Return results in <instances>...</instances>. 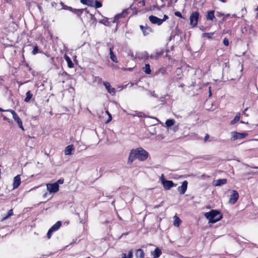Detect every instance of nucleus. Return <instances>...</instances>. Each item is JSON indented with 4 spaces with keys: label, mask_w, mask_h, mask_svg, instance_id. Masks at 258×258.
Listing matches in <instances>:
<instances>
[{
    "label": "nucleus",
    "mask_w": 258,
    "mask_h": 258,
    "mask_svg": "<svg viewBox=\"0 0 258 258\" xmlns=\"http://www.w3.org/2000/svg\"><path fill=\"white\" fill-rule=\"evenodd\" d=\"M168 18V16L166 15H164L163 18L161 19L162 23H163V22H164L165 21H166Z\"/></svg>",
    "instance_id": "37998d69"
},
{
    "label": "nucleus",
    "mask_w": 258,
    "mask_h": 258,
    "mask_svg": "<svg viewBox=\"0 0 258 258\" xmlns=\"http://www.w3.org/2000/svg\"><path fill=\"white\" fill-rule=\"evenodd\" d=\"M103 84L109 94H111L112 95H115L116 92L115 89V88L111 87L109 83L104 82Z\"/></svg>",
    "instance_id": "9b49d317"
},
{
    "label": "nucleus",
    "mask_w": 258,
    "mask_h": 258,
    "mask_svg": "<svg viewBox=\"0 0 258 258\" xmlns=\"http://www.w3.org/2000/svg\"><path fill=\"white\" fill-rule=\"evenodd\" d=\"M142 113L140 112V113H137L136 114H134L133 115L134 116H138L139 117H142Z\"/></svg>",
    "instance_id": "49530a36"
},
{
    "label": "nucleus",
    "mask_w": 258,
    "mask_h": 258,
    "mask_svg": "<svg viewBox=\"0 0 258 258\" xmlns=\"http://www.w3.org/2000/svg\"><path fill=\"white\" fill-rule=\"evenodd\" d=\"M223 44L225 46H228L229 45V40L227 38H225L224 39Z\"/></svg>",
    "instance_id": "4c0bfd02"
},
{
    "label": "nucleus",
    "mask_w": 258,
    "mask_h": 258,
    "mask_svg": "<svg viewBox=\"0 0 258 258\" xmlns=\"http://www.w3.org/2000/svg\"><path fill=\"white\" fill-rule=\"evenodd\" d=\"M140 28L142 30L144 36L148 35L150 33H151L152 31V29L150 27H148L147 25H146L145 26L143 25H140Z\"/></svg>",
    "instance_id": "f8f14e48"
},
{
    "label": "nucleus",
    "mask_w": 258,
    "mask_h": 258,
    "mask_svg": "<svg viewBox=\"0 0 258 258\" xmlns=\"http://www.w3.org/2000/svg\"><path fill=\"white\" fill-rule=\"evenodd\" d=\"M163 179H165V178H164V174H162L161 175V177H160V180H161V182H162V180Z\"/></svg>",
    "instance_id": "de8ad7c7"
},
{
    "label": "nucleus",
    "mask_w": 258,
    "mask_h": 258,
    "mask_svg": "<svg viewBox=\"0 0 258 258\" xmlns=\"http://www.w3.org/2000/svg\"><path fill=\"white\" fill-rule=\"evenodd\" d=\"M0 111L3 112V111H8L7 110H4L3 109L0 108Z\"/></svg>",
    "instance_id": "5fc2aeb1"
},
{
    "label": "nucleus",
    "mask_w": 258,
    "mask_h": 258,
    "mask_svg": "<svg viewBox=\"0 0 258 258\" xmlns=\"http://www.w3.org/2000/svg\"><path fill=\"white\" fill-rule=\"evenodd\" d=\"M75 150L74 146L73 145H70L66 147L64 150V154L66 155H70L72 154V151Z\"/></svg>",
    "instance_id": "4468645a"
},
{
    "label": "nucleus",
    "mask_w": 258,
    "mask_h": 258,
    "mask_svg": "<svg viewBox=\"0 0 258 258\" xmlns=\"http://www.w3.org/2000/svg\"><path fill=\"white\" fill-rule=\"evenodd\" d=\"M214 33H205L203 34V37H206L208 38H211Z\"/></svg>",
    "instance_id": "2f4dec72"
},
{
    "label": "nucleus",
    "mask_w": 258,
    "mask_h": 258,
    "mask_svg": "<svg viewBox=\"0 0 258 258\" xmlns=\"http://www.w3.org/2000/svg\"><path fill=\"white\" fill-rule=\"evenodd\" d=\"M13 214V210L12 209L10 210L8 212V213H7V215L5 217L3 218V220L7 219L9 217H10L11 216H12Z\"/></svg>",
    "instance_id": "c756f323"
},
{
    "label": "nucleus",
    "mask_w": 258,
    "mask_h": 258,
    "mask_svg": "<svg viewBox=\"0 0 258 258\" xmlns=\"http://www.w3.org/2000/svg\"><path fill=\"white\" fill-rule=\"evenodd\" d=\"M231 141H235L237 139H241L245 138L248 135V134L246 133H240L236 132H233L231 133Z\"/></svg>",
    "instance_id": "20e7f679"
},
{
    "label": "nucleus",
    "mask_w": 258,
    "mask_h": 258,
    "mask_svg": "<svg viewBox=\"0 0 258 258\" xmlns=\"http://www.w3.org/2000/svg\"><path fill=\"white\" fill-rule=\"evenodd\" d=\"M174 15L177 17H178L180 18H182V15H181V13L179 12H178V11L175 12L174 13Z\"/></svg>",
    "instance_id": "a19ab883"
},
{
    "label": "nucleus",
    "mask_w": 258,
    "mask_h": 258,
    "mask_svg": "<svg viewBox=\"0 0 258 258\" xmlns=\"http://www.w3.org/2000/svg\"><path fill=\"white\" fill-rule=\"evenodd\" d=\"M86 5L89 6V7H93L94 6V3H93V2L92 1L88 0L87 2Z\"/></svg>",
    "instance_id": "f704fd0d"
},
{
    "label": "nucleus",
    "mask_w": 258,
    "mask_h": 258,
    "mask_svg": "<svg viewBox=\"0 0 258 258\" xmlns=\"http://www.w3.org/2000/svg\"><path fill=\"white\" fill-rule=\"evenodd\" d=\"M199 18V12L197 11L192 12L189 18L190 25L193 27H196L197 25Z\"/></svg>",
    "instance_id": "7ed1b4c3"
},
{
    "label": "nucleus",
    "mask_w": 258,
    "mask_h": 258,
    "mask_svg": "<svg viewBox=\"0 0 258 258\" xmlns=\"http://www.w3.org/2000/svg\"><path fill=\"white\" fill-rule=\"evenodd\" d=\"M205 217L209 220V223H214L220 220L222 215L220 212L212 210L205 214Z\"/></svg>",
    "instance_id": "f03ea898"
},
{
    "label": "nucleus",
    "mask_w": 258,
    "mask_h": 258,
    "mask_svg": "<svg viewBox=\"0 0 258 258\" xmlns=\"http://www.w3.org/2000/svg\"><path fill=\"white\" fill-rule=\"evenodd\" d=\"M240 114L239 113H237L234 118V119L231 121L230 124L232 125L236 123L237 121H238L240 119Z\"/></svg>",
    "instance_id": "393cba45"
},
{
    "label": "nucleus",
    "mask_w": 258,
    "mask_h": 258,
    "mask_svg": "<svg viewBox=\"0 0 258 258\" xmlns=\"http://www.w3.org/2000/svg\"><path fill=\"white\" fill-rule=\"evenodd\" d=\"M215 186H221L222 185H224L227 183V179H217L215 181Z\"/></svg>",
    "instance_id": "f3484780"
},
{
    "label": "nucleus",
    "mask_w": 258,
    "mask_h": 258,
    "mask_svg": "<svg viewBox=\"0 0 258 258\" xmlns=\"http://www.w3.org/2000/svg\"><path fill=\"white\" fill-rule=\"evenodd\" d=\"M7 111H9V112H10L12 113L13 118L17 122L19 127L22 130L24 131V129L23 126L22 121L15 111L12 109H7Z\"/></svg>",
    "instance_id": "39448f33"
},
{
    "label": "nucleus",
    "mask_w": 258,
    "mask_h": 258,
    "mask_svg": "<svg viewBox=\"0 0 258 258\" xmlns=\"http://www.w3.org/2000/svg\"><path fill=\"white\" fill-rule=\"evenodd\" d=\"M38 52V46L37 45H36L34 47L33 50L32 52V53L33 55H35Z\"/></svg>",
    "instance_id": "473e14b6"
},
{
    "label": "nucleus",
    "mask_w": 258,
    "mask_h": 258,
    "mask_svg": "<svg viewBox=\"0 0 258 258\" xmlns=\"http://www.w3.org/2000/svg\"><path fill=\"white\" fill-rule=\"evenodd\" d=\"M21 184V178L19 175H17L14 178V182L13 184V188H17Z\"/></svg>",
    "instance_id": "ddd939ff"
},
{
    "label": "nucleus",
    "mask_w": 258,
    "mask_h": 258,
    "mask_svg": "<svg viewBox=\"0 0 258 258\" xmlns=\"http://www.w3.org/2000/svg\"><path fill=\"white\" fill-rule=\"evenodd\" d=\"M149 92H150V94L151 96H153L154 97H156V98L158 97L157 95H156V94L155 93V92L154 91H150Z\"/></svg>",
    "instance_id": "79ce46f5"
},
{
    "label": "nucleus",
    "mask_w": 258,
    "mask_h": 258,
    "mask_svg": "<svg viewBox=\"0 0 258 258\" xmlns=\"http://www.w3.org/2000/svg\"><path fill=\"white\" fill-rule=\"evenodd\" d=\"M238 198L239 194L238 192L235 190H232L231 194L229 200V203L232 205L234 204L238 200Z\"/></svg>",
    "instance_id": "6e6552de"
},
{
    "label": "nucleus",
    "mask_w": 258,
    "mask_h": 258,
    "mask_svg": "<svg viewBox=\"0 0 258 258\" xmlns=\"http://www.w3.org/2000/svg\"><path fill=\"white\" fill-rule=\"evenodd\" d=\"M74 9H73L72 7H68V10H70V11H72V12H73Z\"/></svg>",
    "instance_id": "09e8293b"
},
{
    "label": "nucleus",
    "mask_w": 258,
    "mask_h": 258,
    "mask_svg": "<svg viewBox=\"0 0 258 258\" xmlns=\"http://www.w3.org/2000/svg\"><path fill=\"white\" fill-rule=\"evenodd\" d=\"M174 221L173 225L175 226L179 227L180 223L181 222V220L179 219V218L178 216H177L176 215L174 216Z\"/></svg>",
    "instance_id": "4be33fe9"
},
{
    "label": "nucleus",
    "mask_w": 258,
    "mask_h": 258,
    "mask_svg": "<svg viewBox=\"0 0 258 258\" xmlns=\"http://www.w3.org/2000/svg\"><path fill=\"white\" fill-rule=\"evenodd\" d=\"M121 15H120V14L117 15H116V16H115V19L118 18L120 17H121Z\"/></svg>",
    "instance_id": "603ef678"
},
{
    "label": "nucleus",
    "mask_w": 258,
    "mask_h": 258,
    "mask_svg": "<svg viewBox=\"0 0 258 258\" xmlns=\"http://www.w3.org/2000/svg\"><path fill=\"white\" fill-rule=\"evenodd\" d=\"M26 97L24 99V101L26 102H28L30 99L32 98L33 96V94L31 93L30 91H28L26 93Z\"/></svg>",
    "instance_id": "5701e85b"
},
{
    "label": "nucleus",
    "mask_w": 258,
    "mask_h": 258,
    "mask_svg": "<svg viewBox=\"0 0 258 258\" xmlns=\"http://www.w3.org/2000/svg\"><path fill=\"white\" fill-rule=\"evenodd\" d=\"M162 184L165 190H168L171 187L176 186L177 185V184L174 183L172 181L165 179L162 180Z\"/></svg>",
    "instance_id": "0eeeda50"
},
{
    "label": "nucleus",
    "mask_w": 258,
    "mask_h": 258,
    "mask_svg": "<svg viewBox=\"0 0 258 258\" xmlns=\"http://www.w3.org/2000/svg\"><path fill=\"white\" fill-rule=\"evenodd\" d=\"M133 250H131L129 251L127 255H126V253H123L121 254V258H132L133 257Z\"/></svg>",
    "instance_id": "a878e982"
},
{
    "label": "nucleus",
    "mask_w": 258,
    "mask_h": 258,
    "mask_svg": "<svg viewBox=\"0 0 258 258\" xmlns=\"http://www.w3.org/2000/svg\"><path fill=\"white\" fill-rule=\"evenodd\" d=\"M144 56L146 58H148L149 56L148 55V53L147 52H144Z\"/></svg>",
    "instance_id": "8fccbe9b"
},
{
    "label": "nucleus",
    "mask_w": 258,
    "mask_h": 258,
    "mask_svg": "<svg viewBox=\"0 0 258 258\" xmlns=\"http://www.w3.org/2000/svg\"><path fill=\"white\" fill-rule=\"evenodd\" d=\"M106 113L107 114H108V120L106 121V123H108L109 122H110L111 119H112V117H111V115L110 114V113L108 112V111L106 110Z\"/></svg>",
    "instance_id": "c9c22d12"
},
{
    "label": "nucleus",
    "mask_w": 258,
    "mask_h": 258,
    "mask_svg": "<svg viewBox=\"0 0 258 258\" xmlns=\"http://www.w3.org/2000/svg\"><path fill=\"white\" fill-rule=\"evenodd\" d=\"M148 157V153L142 148H138L131 150L127 160V164H131L133 161L138 159L140 161L146 160Z\"/></svg>",
    "instance_id": "f257e3e1"
},
{
    "label": "nucleus",
    "mask_w": 258,
    "mask_h": 258,
    "mask_svg": "<svg viewBox=\"0 0 258 258\" xmlns=\"http://www.w3.org/2000/svg\"><path fill=\"white\" fill-rule=\"evenodd\" d=\"M64 59H66V60L68 62V66L69 68H72L74 67V63L72 61V60H71V58H70V57H69L67 55H64Z\"/></svg>",
    "instance_id": "412c9836"
},
{
    "label": "nucleus",
    "mask_w": 258,
    "mask_h": 258,
    "mask_svg": "<svg viewBox=\"0 0 258 258\" xmlns=\"http://www.w3.org/2000/svg\"><path fill=\"white\" fill-rule=\"evenodd\" d=\"M47 189L50 193H55L59 190V185L56 183L46 184Z\"/></svg>",
    "instance_id": "423d86ee"
},
{
    "label": "nucleus",
    "mask_w": 258,
    "mask_h": 258,
    "mask_svg": "<svg viewBox=\"0 0 258 258\" xmlns=\"http://www.w3.org/2000/svg\"><path fill=\"white\" fill-rule=\"evenodd\" d=\"M87 1L88 0H81L80 2H81V3L86 5Z\"/></svg>",
    "instance_id": "a18cd8bd"
},
{
    "label": "nucleus",
    "mask_w": 258,
    "mask_h": 258,
    "mask_svg": "<svg viewBox=\"0 0 258 258\" xmlns=\"http://www.w3.org/2000/svg\"><path fill=\"white\" fill-rule=\"evenodd\" d=\"M140 3H141L143 6L145 5V1L144 0L142 1Z\"/></svg>",
    "instance_id": "3c124183"
},
{
    "label": "nucleus",
    "mask_w": 258,
    "mask_h": 258,
    "mask_svg": "<svg viewBox=\"0 0 258 258\" xmlns=\"http://www.w3.org/2000/svg\"><path fill=\"white\" fill-rule=\"evenodd\" d=\"M241 122L242 123H245V122H244L243 121H241Z\"/></svg>",
    "instance_id": "052dcab7"
},
{
    "label": "nucleus",
    "mask_w": 258,
    "mask_h": 258,
    "mask_svg": "<svg viewBox=\"0 0 258 258\" xmlns=\"http://www.w3.org/2000/svg\"><path fill=\"white\" fill-rule=\"evenodd\" d=\"M187 181L186 180H184L182 182L181 185L177 187V191L180 195H183L187 189Z\"/></svg>",
    "instance_id": "1a4fd4ad"
},
{
    "label": "nucleus",
    "mask_w": 258,
    "mask_h": 258,
    "mask_svg": "<svg viewBox=\"0 0 258 258\" xmlns=\"http://www.w3.org/2000/svg\"><path fill=\"white\" fill-rule=\"evenodd\" d=\"M47 194H45V195H44V196L45 197L46 196Z\"/></svg>",
    "instance_id": "680f3d73"
},
{
    "label": "nucleus",
    "mask_w": 258,
    "mask_h": 258,
    "mask_svg": "<svg viewBox=\"0 0 258 258\" xmlns=\"http://www.w3.org/2000/svg\"><path fill=\"white\" fill-rule=\"evenodd\" d=\"M149 19L152 24H157L158 26H160L162 24L161 19L156 16L151 15L149 16Z\"/></svg>",
    "instance_id": "9d476101"
},
{
    "label": "nucleus",
    "mask_w": 258,
    "mask_h": 258,
    "mask_svg": "<svg viewBox=\"0 0 258 258\" xmlns=\"http://www.w3.org/2000/svg\"><path fill=\"white\" fill-rule=\"evenodd\" d=\"M53 232L50 229H49V230L48 231L47 233V236L48 239L50 238V237L51 236V234Z\"/></svg>",
    "instance_id": "e433bc0d"
},
{
    "label": "nucleus",
    "mask_w": 258,
    "mask_h": 258,
    "mask_svg": "<svg viewBox=\"0 0 258 258\" xmlns=\"http://www.w3.org/2000/svg\"><path fill=\"white\" fill-rule=\"evenodd\" d=\"M209 135L208 134H206V135L205 136V138H204V142H206L207 141V140L209 139Z\"/></svg>",
    "instance_id": "c03bdc74"
},
{
    "label": "nucleus",
    "mask_w": 258,
    "mask_h": 258,
    "mask_svg": "<svg viewBox=\"0 0 258 258\" xmlns=\"http://www.w3.org/2000/svg\"><path fill=\"white\" fill-rule=\"evenodd\" d=\"M83 9H74L73 13L76 14L78 17H80L82 14Z\"/></svg>",
    "instance_id": "cd10ccee"
},
{
    "label": "nucleus",
    "mask_w": 258,
    "mask_h": 258,
    "mask_svg": "<svg viewBox=\"0 0 258 258\" xmlns=\"http://www.w3.org/2000/svg\"><path fill=\"white\" fill-rule=\"evenodd\" d=\"M220 1L224 3L226 2V0H220Z\"/></svg>",
    "instance_id": "13d9d810"
},
{
    "label": "nucleus",
    "mask_w": 258,
    "mask_h": 258,
    "mask_svg": "<svg viewBox=\"0 0 258 258\" xmlns=\"http://www.w3.org/2000/svg\"><path fill=\"white\" fill-rule=\"evenodd\" d=\"M252 168H254V169H257L258 167L254 166V167H252Z\"/></svg>",
    "instance_id": "bf43d9fd"
},
{
    "label": "nucleus",
    "mask_w": 258,
    "mask_h": 258,
    "mask_svg": "<svg viewBox=\"0 0 258 258\" xmlns=\"http://www.w3.org/2000/svg\"><path fill=\"white\" fill-rule=\"evenodd\" d=\"M207 19L208 20H213L215 18L214 16V11H210L207 12V15L206 16Z\"/></svg>",
    "instance_id": "6ab92c4d"
},
{
    "label": "nucleus",
    "mask_w": 258,
    "mask_h": 258,
    "mask_svg": "<svg viewBox=\"0 0 258 258\" xmlns=\"http://www.w3.org/2000/svg\"><path fill=\"white\" fill-rule=\"evenodd\" d=\"M1 116L3 118V119L4 120H6L9 123H11V121L10 120V119H9L8 118H7L6 116H5V115H4L3 114H2L1 115Z\"/></svg>",
    "instance_id": "58836bf2"
},
{
    "label": "nucleus",
    "mask_w": 258,
    "mask_h": 258,
    "mask_svg": "<svg viewBox=\"0 0 258 258\" xmlns=\"http://www.w3.org/2000/svg\"><path fill=\"white\" fill-rule=\"evenodd\" d=\"M113 47H110L109 48V54H110V57L112 61H113L114 62H118L116 56L114 54L113 52Z\"/></svg>",
    "instance_id": "dca6fc26"
},
{
    "label": "nucleus",
    "mask_w": 258,
    "mask_h": 258,
    "mask_svg": "<svg viewBox=\"0 0 258 258\" xmlns=\"http://www.w3.org/2000/svg\"><path fill=\"white\" fill-rule=\"evenodd\" d=\"M175 123V120L173 119H168L165 122V124L167 126L169 127L173 125Z\"/></svg>",
    "instance_id": "bb28decb"
},
{
    "label": "nucleus",
    "mask_w": 258,
    "mask_h": 258,
    "mask_svg": "<svg viewBox=\"0 0 258 258\" xmlns=\"http://www.w3.org/2000/svg\"><path fill=\"white\" fill-rule=\"evenodd\" d=\"M102 6V5L101 2H100L99 1H96L94 7L96 8H101Z\"/></svg>",
    "instance_id": "7c9ffc66"
},
{
    "label": "nucleus",
    "mask_w": 258,
    "mask_h": 258,
    "mask_svg": "<svg viewBox=\"0 0 258 258\" xmlns=\"http://www.w3.org/2000/svg\"><path fill=\"white\" fill-rule=\"evenodd\" d=\"M161 253V250L159 248L156 247L154 251L151 252V254L153 258H158L160 256Z\"/></svg>",
    "instance_id": "2eb2a0df"
},
{
    "label": "nucleus",
    "mask_w": 258,
    "mask_h": 258,
    "mask_svg": "<svg viewBox=\"0 0 258 258\" xmlns=\"http://www.w3.org/2000/svg\"><path fill=\"white\" fill-rule=\"evenodd\" d=\"M63 182H64L63 179L60 178L55 183H56L57 184V185H59V184H62L63 183Z\"/></svg>",
    "instance_id": "ea45409f"
},
{
    "label": "nucleus",
    "mask_w": 258,
    "mask_h": 258,
    "mask_svg": "<svg viewBox=\"0 0 258 258\" xmlns=\"http://www.w3.org/2000/svg\"><path fill=\"white\" fill-rule=\"evenodd\" d=\"M212 95L211 92V88H209V96H210Z\"/></svg>",
    "instance_id": "4d7b16f0"
},
{
    "label": "nucleus",
    "mask_w": 258,
    "mask_h": 258,
    "mask_svg": "<svg viewBox=\"0 0 258 258\" xmlns=\"http://www.w3.org/2000/svg\"><path fill=\"white\" fill-rule=\"evenodd\" d=\"M143 69L144 72L147 74H150L151 73L149 64H146L145 66L143 68Z\"/></svg>",
    "instance_id": "b1692460"
},
{
    "label": "nucleus",
    "mask_w": 258,
    "mask_h": 258,
    "mask_svg": "<svg viewBox=\"0 0 258 258\" xmlns=\"http://www.w3.org/2000/svg\"><path fill=\"white\" fill-rule=\"evenodd\" d=\"M87 258H90V257H87Z\"/></svg>",
    "instance_id": "e2e57ef3"
},
{
    "label": "nucleus",
    "mask_w": 258,
    "mask_h": 258,
    "mask_svg": "<svg viewBox=\"0 0 258 258\" xmlns=\"http://www.w3.org/2000/svg\"><path fill=\"white\" fill-rule=\"evenodd\" d=\"M166 73V70L164 68H160L156 72V74H161L162 75H165Z\"/></svg>",
    "instance_id": "c85d7f7f"
},
{
    "label": "nucleus",
    "mask_w": 258,
    "mask_h": 258,
    "mask_svg": "<svg viewBox=\"0 0 258 258\" xmlns=\"http://www.w3.org/2000/svg\"><path fill=\"white\" fill-rule=\"evenodd\" d=\"M255 11L256 12L257 16H258V7L255 9Z\"/></svg>",
    "instance_id": "864d4df0"
},
{
    "label": "nucleus",
    "mask_w": 258,
    "mask_h": 258,
    "mask_svg": "<svg viewBox=\"0 0 258 258\" xmlns=\"http://www.w3.org/2000/svg\"><path fill=\"white\" fill-rule=\"evenodd\" d=\"M145 255L144 252L142 249H138L136 252L137 258H144Z\"/></svg>",
    "instance_id": "aec40b11"
},
{
    "label": "nucleus",
    "mask_w": 258,
    "mask_h": 258,
    "mask_svg": "<svg viewBox=\"0 0 258 258\" xmlns=\"http://www.w3.org/2000/svg\"><path fill=\"white\" fill-rule=\"evenodd\" d=\"M161 54V53H157L156 54H155V55H152H152H151L150 56V57L151 58H153V59H157V58H158L159 56H160Z\"/></svg>",
    "instance_id": "72a5a7b5"
},
{
    "label": "nucleus",
    "mask_w": 258,
    "mask_h": 258,
    "mask_svg": "<svg viewBox=\"0 0 258 258\" xmlns=\"http://www.w3.org/2000/svg\"><path fill=\"white\" fill-rule=\"evenodd\" d=\"M177 0H175V2H177Z\"/></svg>",
    "instance_id": "0e129e2a"
},
{
    "label": "nucleus",
    "mask_w": 258,
    "mask_h": 258,
    "mask_svg": "<svg viewBox=\"0 0 258 258\" xmlns=\"http://www.w3.org/2000/svg\"><path fill=\"white\" fill-rule=\"evenodd\" d=\"M61 222L60 221H57L55 224H54L50 229L53 231H57L61 226Z\"/></svg>",
    "instance_id": "a211bd4d"
},
{
    "label": "nucleus",
    "mask_w": 258,
    "mask_h": 258,
    "mask_svg": "<svg viewBox=\"0 0 258 258\" xmlns=\"http://www.w3.org/2000/svg\"><path fill=\"white\" fill-rule=\"evenodd\" d=\"M247 110V108H245L244 110L243 111V114H245L246 115H247L245 114V111Z\"/></svg>",
    "instance_id": "6e6d98bb"
}]
</instances>
